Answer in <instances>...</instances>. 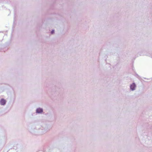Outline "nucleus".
I'll use <instances>...</instances> for the list:
<instances>
[{"label":"nucleus","mask_w":152,"mask_h":152,"mask_svg":"<svg viewBox=\"0 0 152 152\" xmlns=\"http://www.w3.org/2000/svg\"><path fill=\"white\" fill-rule=\"evenodd\" d=\"M36 113H38V108H37L36 109Z\"/></svg>","instance_id":"5"},{"label":"nucleus","mask_w":152,"mask_h":152,"mask_svg":"<svg viewBox=\"0 0 152 152\" xmlns=\"http://www.w3.org/2000/svg\"><path fill=\"white\" fill-rule=\"evenodd\" d=\"M6 103V101L3 99H1L0 101V104L1 105H4Z\"/></svg>","instance_id":"2"},{"label":"nucleus","mask_w":152,"mask_h":152,"mask_svg":"<svg viewBox=\"0 0 152 152\" xmlns=\"http://www.w3.org/2000/svg\"><path fill=\"white\" fill-rule=\"evenodd\" d=\"M54 32V30H52L51 31V34H53Z\"/></svg>","instance_id":"4"},{"label":"nucleus","mask_w":152,"mask_h":152,"mask_svg":"<svg viewBox=\"0 0 152 152\" xmlns=\"http://www.w3.org/2000/svg\"><path fill=\"white\" fill-rule=\"evenodd\" d=\"M136 87V85L134 83H132L130 86V89L132 91H134L135 90Z\"/></svg>","instance_id":"1"},{"label":"nucleus","mask_w":152,"mask_h":152,"mask_svg":"<svg viewBox=\"0 0 152 152\" xmlns=\"http://www.w3.org/2000/svg\"><path fill=\"white\" fill-rule=\"evenodd\" d=\"M43 110L42 108H39V113L43 112Z\"/></svg>","instance_id":"3"}]
</instances>
